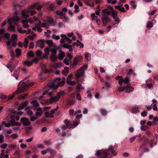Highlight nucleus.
<instances>
[{
	"label": "nucleus",
	"mask_w": 158,
	"mask_h": 158,
	"mask_svg": "<svg viewBox=\"0 0 158 158\" xmlns=\"http://www.w3.org/2000/svg\"><path fill=\"white\" fill-rule=\"evenodd\" d=\"M149 143L150 146V148H152L154 147V145H156L157 144L156 142H154V140H152L150 141L148 139H144V141L142 145L141 146V147L142 148L147 143Z\"/></svg>",
	"instance_id": "nucleus-3"
},
{
	"label": "nucleus",
	"mask_w": 158,
	"mask_h": 158,
	"mask_svg": "<svg viewBox=\"0 0 158 158\" xmlns=\"http://www.w3.org/2000/svg\"><path fill=\"white\" fill-rule=\"evenodd\" d=\"M27 56L30 57L33 56H34L33 52L31 51L27 53Z\"/></svg>",
	"instance_id": "nucleus-51"
},
{
	"label": "nucleus",
	"mask_w": 158,
	"mask_h": 158,
	"mask_svg": "<svg viewBox=\"0 0 158 158\" xmlns=\"http://www.w3.org/2000/svg\"><path fill=\"white\" fill-rule=\"evenodd\" d=\"M65 94V92L64 90H61L57 93V96L60 98L61 96H64Z\"/></svg>",
	"instance_id": "nucleus-25"
},
{
	"label": "nucleus",
	"mask_w": 158,
	"mask_h": 158,
	"mask_svg": "<svg viewBox=\"0 0 158 158\" xmlns=\"http://www.w3.org/2000/svg\"><path fill=\"white\" fill-rule=\"evenodd\" d=\"M17 37V36L15 34H13L12 35L11 38L12 41H14L16 39Z\"/></svg>",
	"instance_id": "nucleus-58"
},
{
	"label": "nucleus",
	"mask_w": 158,
	"mask_h": 158,
	"mask_svg": "<svg viewBox=\"0 0 158 158\" xmlns=\"http://www.w3.org/2000/svg\"><path fill=\"white\" fill-rule=\"evenodd\" d=\"M112 0H107V2L108 3H111L112 4H114L117 2V1L116 0H114L113 1H112Z\"/></svg>",
	"instance_id": "nucleus-48"
},
{
	"label": "nucleus",
	"mask_w": 158,
	"mask_h": 158,
	"mask_svg": "<svg viewBox=\"0 0 158 158\" xmlns=\"http://www.w3.org/2000/svg\"><path fill=\"white\" fill-rule=\"evenodd\" d=\"M52 33V32L51 31L48 30H47V32H45L44 34L45 35H46L47 37L48 38H49L50 36V34Z\"/></svg>",
	"instance_id": "nucleus-38"
},
{
	"label": "nucleus",
	"mask_w": 158,
	"mask_h": 158,
	"mask_svg": "<svg viewBox=\"0 0 158 158\" xmlns=\"http://www.w3.org/2000/svg\"><path fill=\"white\" fill-rule=\"evenodd\" d=\"M112 10V12H111L112 16L113 17L114 19H115L117 15V14L116 13V10L114 9L113 8H111Z\"/></svg>",
	"instance_id": "nucleus-22"
},
{
	"label": "nucleus",
	"mask_w": 158,
	"mask_h": 158,
	"mask_svg": "<svg viewBox=\"0 0 158 158\" xmlns=\"http://www.w3.org/2000/svg\"><path fill=\"white\" fill-rule=\"evenodd\" d=\"M20 122L23 124V126H28L31 124V122L28 118L26 117H23L21 118Z\"/></svg>",
	"instance_id": "nucleus-9"
},
{
	"label": "nucleus",
	"mask_w": 158,
	"mask_h": 158,
	"mask_svg": "<svg viewBox=\"0 0 158 158\" xmlns=\"http://www.w3.org/2000/svg\"><path fill=\"white\" fill-rule=\"evenodd\" d=\"M104 83L107 88H109L110 87V84L108 81H105Z\"/></svg>",
	"instance_id": "nucleus-52"
},
{
	"label": "nucleus",
	"mask_w": 158,
	"mask_h": 158,
	"mask_svg": "<svg viewBox=\"0 0 158 158\" xmlns=\"http://www.w3.org/2000/svg\"><path fill=\"white\" fill-rule=\"evenodd\" d=\"M74 8L75 9L74 11L75 13H77L79 11V10H78L79 6H78V5H75L74 6Z\"/></svg>",
	"instance_id": "nucleus-47"
},
{
	"label": "nucleus",
	"mask_w": 158,
	"mask_h": 158,
	"mask_svg": "<svg viewBox=\"0 0 158 158\" xmlns=\"http://www.w3.org/2000/svg\"><path fill=\"white\" fill-rule=\"evenodd\" d=\"M20 20V19L18 17L13 16L12 18L9 19L8 22V23L10 25H12V22H15L18 21Z\"/></svg>",
	"instance_id": "nucleus-11"
},
{
	"label": "nucleus",
	"mask_w": 158,
	"mask_h": 158,
	"mask_svg": "<svg viewBox=\"0 0 158 158\" xmlns=\"http://www.w3.org/2000/svg\"><path fill=\"white\" fill-rule=\"evenodd\" d=\"M8 28L10 29L13 31H15V27L14 26H12V25H10L9 27Z\"/></svg>",
	"instance_id": "nucleus-49"
},
{
	"label": "nucleus",
	"mask_w": 158,
	"mask_h": 158,
	"mask_svg": "<svg viewBox=\"0 0 158 158\" xmlns=\"http://www.w3.org/2000/svg\"><path fill=\"white\" fill-rule=\"evenodd\" d=\"M23 64L29 67L32 64V62L29 60H26L24 61Z\"/></svg>",
	"instance_id": "nucleus-28"
},
{
	"label": "nucleus",
	"mask_w": 158,
	"mask_h": 158,
	"mask_svg": "<svg viewBox=\"0 0 158 158\" xmlns=\"http://www.w3.org/2000/svg\"><path fill=\"white\" fill-rule=\"evenodd\" d=\"M51 52L52 53V54L51 55L56 56V54L57 52V50L56 49L54 48H52L51 49Z\"/></svg>",
	"instance_id": "nucleus-33"
},
{
	"label": "nucleus",
	"mask_w": 158,
	"mask_h": 158,
	"mask_svg": "<svg viewBox=\"0 0 158 158\" xmlns=\"http://www.w3.org/2000/svg\"><path fill=\"white\" fill-rule=\"evenodd\" d=\"M63 2H66L65 0H56V3L58 5H60Z\"/></svg>",
	"instance_id": "nucleus-40"
},
{
	"label": "nucleus",
	"mask_w": 158,
	"mask_h": 158,
	"mask_svg": "<svg viewBox=\"0 0 158 158\" xmlns=\"http://www.w3.org/2000/svg\"><path fill=\"white\" fill-rule=\"evenodd\" d=\"M31 103L33 105V106L34 107H36L39 106V103L36 100H34L31 102Z\"/></svg>",
	"instance_id": "nucleus-19"
},
{
	"label": "nucleus",
	"mask_w": 158,
	"mask_h": 158,
	"mask_svg": "<svg viewBox=\"0 0 158 158\" xmlns=\"http://www.w3.org/2000/svg\"><path fill=\"white\" fill-rule=\"evenodd\" d=\"M29 78V77L28 76L26 77L24 80L20 81L19 83L17 90L13 92L12 95L9 97V100H10L12 99L15 95L18 94L25 92L28 88L33 85L34 83L33 82L28 83L26 82H23L24 80L28 79Z\"/></svg>",
	"instance_id": "nucleus-1"
},
{
	"label": "nucleus",
	"mask_w": 158,
	"mask_h": 158,
	"mask_svg": "<svg viewBox=\"0 0 158 158\" xmlns=\"http://www.w3.org/2000/svg\"><path fill=\"white\" fill-rule=\"evenodd\" d=\"M113 8V7L111 6H108L107 8L105 9L102 10V12L104 15H109L111 14L112 10L111 8Z\"/></svg>",
	"instance_id": "nucleus-6"
},
{
	"label": "nucleus",
	"mask_w": 158,
	"mask_h": 158,
	"mask_svg": "<svg viewBox=\"0 0 158 158\" xmlns=\"http://www.w3.org/2000/svg\"><path fill=\"white\" fill-rule=\"evenodd\" d=\"M71 63L72 61L67 59V58H65L64 60V63L67 65H69V63Z\"/></svg>",
	"instance_id": "nucleus-30"
},
{
	"label": "nucleus",
	"mask_w": 158,
	"mask_h": 158,
	"mask_svg": "<svg viewBox=\"0 0 158 158\" xmlns=\"http://www.w3.org/2000/svg\"><path fill=\"white\" fill-rule=\"evenodd\" d=\"M46 43L48 44L49 45L52 46L53 45V41L52 40H48L46 41Z\"/></svg>",
	"instance_id": "nucleus-37"
},
{
	"label": "nucleus",
	"mask_w": 158,
	"mask_h": 158,
	"mask_svg": "<svg viewBox=\"0 0 158 158\" xmlns=\"http://www.w3.org/2000/svg\"><path fill=\"white\" fill-rule=\"evenodd\" d=\"M79 121L77 120V119H75V120L73 121V125H72L74 127H75L79 124Z\"/></svg>",
	"instance_id": "nucleus-27"
},
{
	"label": "nucleus",
	"mask_w": 158,
	"mask_h": 158,
	"mask_svg": "<svg viewBox=\"0 0 158 158\" xmlns=\"http://www.w3.org/2000/svg\"><path fill=\"white\" fill-rule=\"evenodd\" d=\"M133 90V87L130 85H127L124 87H119L118 88L119 91L122 92L125 91L127 93H130Z\"/></svg>",
	"instance_id": "nucleus-5"
},
{
	"label": "nucleus",
	"mask_w": 158,
	"mask_h": 158,
	"mask_svg": "<svg viewBox=\"0 0 158 158\" xmlns=\"http://www.w3.org/2000/svg\"><path fill=\"white\" fill-rule=\"evenodd\" d=\"M63 47L64 48L69 49V51L70 52L73 51L72 45H69L66 43H64L63 44Z\"/></svg>",
	"instance_id": "nucleus-13"
},
{
	"label": "nucleus",
	"mask_w": 158,
	"mask_h": 158,
	"mask_svg": "<svg viewBox=\"0 0 158 158\" xmlns=\"http://www.w3.org/2000/svg\"><path fill=\"white\" fill-rule=\"evenodd\" d=\"M76 98L79 101H80L81 99V96L80 94H76Z\"/></svg>",
	"instance_id": "nucleus-57"
},
{
	"label": "nucleus",
	"mask_w": 158,
	"mask_h": 158,
	"mask_svg": "<svg viewBox=\"0 0 158 158\" xmlns=\"http://www.w3.org/2000/svg\"><path fill=\"white\" fill-rule=\"evenodd\" d=\"M64 123L66 124V127L68 128H71L72 126V123L67 120H65Z\"/></svg>",
	"instance_id": "nucleus-16"
},
{
	"label": "nucleus",
	"mask_w": 158,
	"mask_h": 158,
	"mask_svg": "<svg viewBox=\"0 0 158 158\" xmlns=\"http://www.w3.org/2000/svg\"><path fill=\"white\" fill-rule=\"evenodd\" d=\"M84 73V71L83 70H79L75 74L76 80L82 83L83 79L81 77L83 76Z\"/></svg>",
	"instance_id": "nucleus-4"
},
{
	"label": "nucleus",
	"mask_w": 158,
	"mask_h": 158,
	"mask_svg": "<svg viewBox=\"0 0 158 158\" xmlns=\"http://www.w3.org/2000/svg\"><path fill=\"white\" fill-rule=\"evenodd\" d=\"M2 157H1L0 158H2V157H3L4 156V158H9L8 155L7 154H6L5 155L4 153H1Z\"/></svg>",
	"instance_id": "nucleus-60"
},
{
	"label": "nucleus",
	"mask_w": 158,
	"mask_h": 158,
	"mask_svg": "<svg viewBox=\"0 0 158 158\" xmlns=\"http://www.w3.org/2000/svg\"><path fill=\"white\" fill-rule=\"evenodd\" d=\"M16 56H19L21 55L22 53L21 51L19 48H17L15 50Z\"/></svg>",
	"instance_id": "nucleus-31"
},
{
	"label": "nucleus",
	"mask_w": 158,
	"mask_h": 158,
	"mask_svg": "<svg viewBox=\"0 0 158 158\" xmlns=\"http://www.w3.org/2000/svg\"><path fill=\"white\" fill-rule=\"evenodd\" d=\"M57 56L51 55L50 59L53 62H55L57 60Z\"/></svg>",
	"instance_id": "nucleus-29"
},
{
	"label": "nucleus",
	"mask_w": 158,
	"mask_h": 158,
	"mask_svg": "<svg viewBox=\"0 0 158 158\" xmlns=\"http://www.w3.org/2000/svg\"><path fill=\"white\" fill-rule=\"evenodd\" d=\"M42 7V6L39 5L38 3H35L31 6L30 8L31 9L35 8L38 10H40L41 9Z\"/></svg>",
	"instance_id": "nucleus-12"
},
{
	"label": "nucleus",
	"mask_w": 158,
	"mask_h": 158,
	"mask_svg": "<svg viewBox=\"0 0 158 158\" xmlns=\"http://www.w3.org/2000/svg\"><path fill=\"white\" fill-rule=\"evenodd\" d=\"M44 143L48 146L50 145L51 144L50 141L49 140H45Z\"/></svg>",
	"instance_id": "nucleus-54"
},
{
	"label": "nucleus",
	"mask_w": 158,
	"mask_h": 158,
	"mask_svg": "<svg viewBox=\"0 0 158 158\" xmlns=\"http://www.w3.org/2000/svg\"><path fill=\"white\" fill-rule=\"evenodd\" d=\"M148 128V127L147 125L142 126L140 127V129L142 131H146V130Z\"/></svg>",
	"instance_id": "nucleus-43"
},
{
	"label": "nucleus",
	"mask_w": 158,
	"mask_h": 158,
	"mask_svg": "<svg viewBox=\"0 0 158 158\" xmlns=\"http://www.w3.org/2000/svg\"><path fill=\"white\" fill-rule=\"evenodd\" d=\"M48 9L50 11H53L54 9V6L53 4H51L48 7Z\"/></svg>",
	"instance_id": "nucleus-45"
},
{
	"label": "nucleus",
	"mask_w": 158,
	"mask_h": 158,
	"mask_svg": "<svg viewBox=\"0 0 158 158\" xmlns=\"http://www.w3.org/2000/svg\"><path fill=\"white\" fill-rule=\"evenodd\" d=\"M65 80H62L61 81L58 83V86H62L65 84Z\"/></svg>",
	"instance_id": "nucleus-41"
},
{
	"label": "nucleus",
	"mask_w": 158,
	"mask_h": 158,
	"mask_svg": "<svg viewBox=\"0 0 158 158\" xmlns=\"http://www.w3.org/2000/svg\"><path fill=\"white\" fill-rule=\"evenodd\" d=\"M52 37L53 39H54L56 40H58L60 39V37L59 36L56 35L55 34L53 35Z\"/></svg>",
	"instance_id": "nucleus-53"
},
{
	"label": "nucleus",
	"mask_w": 158,
	"mask_h": 158,
	"mask_svg": "<svg viewBox=\"0 0 158 158\" xmlns=\"http://www.w3.org/2000/svg\"><path fill=\"white\" fill-rule=\"evenodd\" d=\"M36 54L38 56H41L42 54V52L40 50H38L36 51Z\"/></svg>",
	"instance_id": "nucleus-50"
},
{
	"label": "nucleus",
	"mask_w": 158,
	"mask_h": 158,
	"mask_svg": "<svg viewBox=\"0 0 158 158\" xmlns=\"http://www.w3.org/2000/svg\"><path fill=\"white\" fill-rule=\"evenodd\" d=\"M45 42L46 41L45 40H38L35 47H36L37 46H40L41 48H43L44 47V44Z\"/></svg>",
	"instance_id": "nucleus-10"
},
{
	"label": "nucleus",
	"mask_w": 158,
	"mask_h": 158,
	"mask_svg": "<svg viewBox=\"0 0 158 158\" xmlns=\"http://www.w3.org/2000/svg\"><path fill=\"white\" fill-rule=\"evenodd\" d=\"M55 13L60 16H63V13L62 11L60 10H56Z\"/></svg>",
	"instance_id": "nucleus-36"
},
{
	"label": "nucleus",
	"mask_w": 158,
	"mask_h": 158,
	"mask_svg": "<svg viewBox=\"0 0 158 158\" xmlns=\"http://www.w3.org/2000/svg\"><path fill=\"white\" fill-rule=\"evenodd\" d=\"M59 99V98L57 95L54 97H52L50 98V103L52 104L53 102L58 101Z\"/></svg>",
	"instance_id": "nucleus-14"
},
{
	"label": "nucleus",
	"mask_w": 158,
	"mask_h": 158,
	"mask_svg": "<svg viewBox=\"0 0 158 158\" xmlns=\"http://www.w3.org/2000/svg\"><path fill=\"white\" fill-rule=\"evenodd\" d=\"M22 16L23 18L24 19H27L29 16L28 14L26 13L24 10H23L22 11Z\"/></svg>",
	"instance_id": "nucleus-24"
},
{
	"label": "nucleus",
	"mask_w": 158,
	"mask_h": 158,
	"mask_svg": "<svg viewBox=\"0 0 158 158\" xmlns=\"http://www.w3.org/2000/svg\"><path fill=\"white\" fill-rule=\"evenodd\" d=\"M130 5L132 8H136V6L135 5L134 1H131L130 3Z\"/></svg>",
	"instance_id": "nucleus-44"
},
{
	"label": "nucleus",
	"mask_w": 158,
	"mask_h": 158,
	"mask_svg": "<svg viewBox=\"0 0 158 158\" xmlns=\"http://www.w3.org/2000/svg\"><path fill=\"white\" fill-rule=\"evenodd\" d=\"M35 27L37 29V30L38 32H41L42 31V29L38 26H36Z\"/></svg>",
	"instance_id": "nucleus-64"
},
{
	"label": "nucleus",
	"mask_w": 158,
	"mask_h": 158,
	"mask_svg": "<svg viewBox=\"0 0 158 158\" xmlns=\"http://www.w3.org/2000/svg\"><path fill=\"white\" fill-rule=\"evenodd\" d=\"M10 55L12 57H14L15 56V54L12 50H10Z\"/></svg>",
	"instance_id": "nucleus-63"
},
{
	"label": "nucleus",
	"mask_w": 158,
	"mask_h": 158,
	"mask_svg": "<svg viewBox=\"0 0 158 158\" xmlns=\"http://www.w3.org/2000/svg\"><path fill=\"white\" fill-rule=\"evenodd\" d=\"M50 153H51V156L50 157H51L52 158H53L56 154V152L53 150L50 152Z\"/></svg>",
	"instance_id": "nucleus-61"
},
{
	"label": "nucleus",
	"mask_w": 158,
	"mask_h": 158,
	"mask_svg": "<svg viewBox=\"0 0 158 158\" xmlns=\"http://www.w3.org/2000/svg\"><path fill=\"white\" fill-rule=\"evenodd\" d=\"M4 37L7 39H10V34L8 33H5L4 34Z\"/></svg>",
	"instance_id": "nucleus-55"
},
{
	"label": "nucleus",
	"mask_w": 158,
	"mask_h": 158,
	"mask_svg": "<svg viewBox=\"0 0 158 158\" xmlns=\"http://www.w3.org/2000/svg\"><path fill=\"white\" fill-rule=\"evenodd\" d=\"M39 22L40 25H41V26L42 27H45V28L47 29L48 28V26L46 23H42L40 21H39Z\"/></svg>",
	"instance_id": "nucleus-23"
},
{
	"label": "nucleus",
	"mask_w": 158,
	"mask_h": 158,
	"mask_svg": "<svg viewBox=\"0 0 158 158\" xmlns=\"http://www.w3.org/2000/svg\"><path fill=\"white\" fill-rule=\"evenodd\" d=\"M132 111L133 113H136L138 111V108L137 107H133L132 108Z\"/></svg>",
	"instance_id": "nucleus-42"
},
{
	"label": "nucleus",
	"mask_w": 158,
	"mask_h": 158,
	"mask_svg": "<svg viewBox=\"0 0 158 158\" xmlns=\"http://www.w3.org/2000/svg\"><path fill=\"white\" fill-rule=\"evenodd\" d=\"M19 74V71L18 69H15L13 74V76H14L15 79L17 80L18 78V76Z\"/></svg>",
	"instance_id": "nucleus-18"
},
{
	"label": "nucleus",
	"mask_w": 158,
	"mask_h": 158,
	"mask_svg": "<svg viewBox=\"0 0 158 158\" xmlns=\"http://www.w3.org/2000/svg\"><path fill=\"white\" fill-rule=\"evenodd\" d=\"M65 56V53L63 52H62L59 54L58 58L60 60H63Z\"/></svg>",
	"instance_id": "nucleus-21"
},
{
	"label": "nucleus",
	"mask_w": 158,
	"mask_h": 158,
	"mask_svg": "<svg viewBox=\"0 0 158 158\" xmlns=\"http://www.w3.org/2000/svg\"><path fill=\"white\" fill-rule=\"evenodd\" d=\"M2 125H4L5 127H11V125L10 124V123H6L5 122L3 121L2 123Z\"/></svg>",
	"instance_id": "nucleus-39"
},
{
	"label": "nucleus",
	"mask_w": 158,
	"mask_h": 158,
	"mask_svg": "<svg viewBox=\"0 0 158 158\" xmlns=\"http://www.w3.org/2000/svg\"><path fill=\"white\" fill-rule=\"evenodd\" d=\"M82 57L80 56H79L74 58L73 63L71 64V66L73 67H76L77 64L78 62L81 61L82 60Z\"/></svg>",
	"instance_id": "nucleus-7"
},
{
	"label": "nucleus",
	"mask_w": 158,
	"mask_h": 158,
	"mask_svg": "<svg viewBox=\"0 0 158 158\" xmlns=\"http://www.w3.org/2000/svg\"><path fill=\"white\" fill-rule=\"evenodd\" d=\"M56 110V109H52L50 112V117L51 118H53L54 117L53 114L55 113V111Z\"/></svg>",
	"instance_id": "nucleus-35"
},
{
	"label": "nucleus",
	"mask_w": 158,
	"mask_h": 158,
	"mask_svg": "<svg viewBox=\"0 0 158 158\" xmlns=\"http://www.w3.org/2000/svg\"><path fill=\"white\" fill-rule=\"evenodd\" d=\"M48 19V22L51 24L54 23V24L56 23V22H54V19L53 18H51L50 17L48 16L47 17Z\"/></svg>",
	"instance_id": "nucleus-20"
},
{
	"label": "nucleus",
	"mask_w": 158,
	"mask_h": 158,
	"mask_svg": "<svg viewBox=\"0 0 158 158\" xmlns=\"http://www.w3.org/2000/svg\"><path fill=\"white\" fill-rule=\"evenodd\" d=\"M27 95L28 94L27 93L21 94L19 96V98L20 99H24L27 96Z\"/></svg>",
	"instance_id": "nucleus-32"
},
{
	"label": "nucleus",
	"mask_w": 158,
	"mask_h": 158,
	"mask_svg": "<svg viewBox=\"0 0 158 158\" xmlns=\"http://www.w3.org/2000/svg\"><path fill=\"white\" fill-rule=\"evenodd\" d=\"M100 110L101 111V114L103 116H106L107 113V112L106 110L101 109H100Z\"/></svg>",
	"instance_id": "nucleus-26"
},
{
	"label": "nucleus",
	"mask_w": 158,
	"mask_h": 158,
	"mask_svg": "<svg viewBox=\"0 0 158 158\" xmlns=\"http://www.w3.org/2000/svg\"><path fill=\"white\" fill-rule=\"evenodd\" d=\"M116 152L111 145L109 146L107 150H99L96 152L97 155L100 158H111L112 155L116 156Z\"/></svg>",
	"instance_id": "nucleus-2"
},
{
	"label": "nucleus",
	"mask_w": 158,
	"mask_h": 158,
	"mask_svg": "<svg viewBox=\"0 0 158 158\" xmlns=\"http://www.w3.org/2000/svg\"><path fill=\"white\" fill-rule=\"evenodd\" d=\"M67 57H68V59L70 61H72V59L73 58V55L69 53H68L66 54Z\"/></svg>",
	"instance_id": "nucleus-34"
},
{
	"label": "nucleus",
	"mask_w": 158,
	"mask_h": 158,
	"mask_svg": "<svg viewBox=\"0 0 158 158\" xmlns=\"http://www.w3.org/2000/svg\"><path fill=\"white\" fill-rule=\"evenodd\" d=\"M104 15V16L102 18V20L103 25L104 26H106L107 25V22H110L111 19L108 15Z\"/></svg>",
	"instance_id": "nucleus-8"
},
{
	"label": "nucleus",
	"mask_w": 158,
	"mask_h": 158,
	"mask_svg": "<svg viewBox=\"0 0 158 158\" xmlns=\"http://www.w3.org/2000/svg\"><path fill=\"white\" fill-rule=\"evenodd\" d=\"M15 119H11L10 121V124L11 125V126H13L12 125L15 124Z\"/></svg>",
	"instance_id": "nucleus-59"
},
{
	"label": "nucleus",
	"mask_w": 158,
	"mask_h": 158,
	"mask_svg": "<svg viewBox=\"0 0 158 158\" xmlns=\"http://www.w3.org/2000/svg\"><path fill=\"white\" fill-rule=\"evenodd\" d=\"M91 16L92 18V19L94 20H95L98 19V17L95 15V13L92 14L91 15Z\"/></svg>",
	"instance_id": "nucleus-46"
},
{
	"label": "nucleus",
	"mask_w": 158,
	"mask_h": 158,
	"mask_svg": "<svg viewBox=\"0 0 158 158\" xmlns=\"http://www.w3.org/2000/svg\"><path fill=\"white\" fill-rule=\"evenodd\" d=\"M137 138V136H134L133 137L130 138V142L131 143H132Z\"/></svg>",
	"instance_id": "nucleus-62"
},
{
	"label": "nucleus",
	"mask_w": 158,
	"mask_h": 158,
	"mask_svg": "<svg viewBox=\"0 0 158 158\" xmlns=\"http://www.w3.org/2000/svg\"><path fill=\"white\" fill-rule=\"evenodd\" d=\"M28 104L27 101H26L23 103H21L19 106V108L21 109H23L25 107H26Z\"/></svg>",
	"instance_id": "nucleus-17"
},
{
	"label": "nucleus",
	"mask_w": 158,
	"mask_h": 158,
	"mask_svg": "<svg viewBox=\"0 0 158 158\" xmlns=\"http://www.w3.org/2000/svg\"><path fill=\"white\" fill-rule=\"evenodd\" d=\"M153 24L152 22H150L147 24V28H152L153 27Z\"/></svg>",
	"instance_id": "nucleus-56"
},
{
	"label": "nucleus",
	"mask_w": 158,
	"mask_h": 158,
	"mask_svg": "<svg viewBox=\"0 0 158 158\" xmlns=\"http://www.w3.org/2000/svg\"><path fill=\"white\" fill-rule=\"evenodd\" d=\"M49 86V87L52 89H56L58 88V86L56 85L53 82L50 84Z\"/></svg>",
	"instance_id": "nucleus-15"
}]
</instances>
